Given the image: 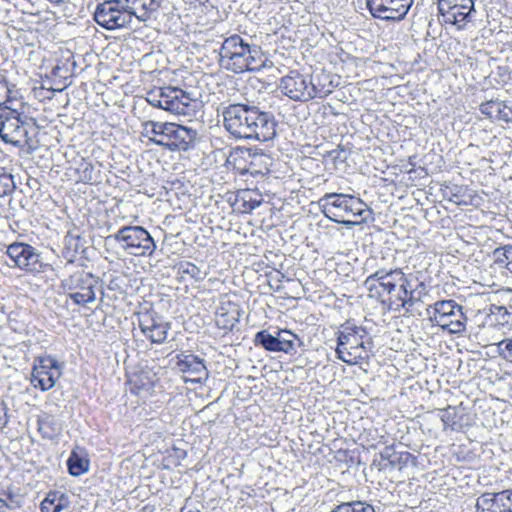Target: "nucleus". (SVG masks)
<instances>
[{"instance_id":"nucleus-48","label":"nucleus","mask_w":512,"mask_h":512,"mask_svg":"<svg viewBox=\"0 0 512 512\" xmlns=\"http://www.w3.org/2000/svg\"><path fill=\"white\" fill-rule=\"evenodd\" d=\"M386 281H393V278L389 277V279H386Z\"/></svg>"},{"instance_id":"nucleus-2","label":"nucleus","mask_w":512,"mask_h":512,"mask_svg":"<svg viewBox=\"0 0 512 512\" xmlns=\"http://www.w3.org/2000/svg\"><path fill=\"white\" fill-rule=\"evenodd\" d=\"M159 6L158 0H106L97 5L94 20L107 30L133 29L135 21L146 22Z\"/></svg>"},{"instance_id":"nucleus-21","label":"nucleus","mask_w":512,"mask_h":512,"mask_svg":"<svg viewBox=\"0 0 512 512\" xmlns=\"http://www.w3.org/2000/svg\"><path fill=\"white\" fill-rule=\"evenodd\" d=\"M380 458V470H392L395 468L401 470L408 465L413 456L409 452H396L392 447H386L380 453Z\"/></svg>"},{"instance_id":"nucleus-43","label":"nucleus","mask_w":512,"mask_h":512,"mask_svg":"<svg viewBox=\"0 0 512 512\" xmlns=\"http://www.w3.org/2000/svg\"><path fill=\"white\" fill-rule=\"evenodd\" d=\"M506 512H512V489L504 490Z\"/></svg>"},{"instance_id":"nucleus-6","label":"nucleus","mask_w":512,"mask_h":512,"mask_svg":"<svg viewBox=\"0 0 512 512\" xmlns=\"http://www.w3.org/2000/svg\"><path fill=\"white\" fill-rule=\"evenodd\" d=\"M324 215L330 219L335 218H356L368 220L372 210L360 198L342 193H327L320 199Z\"/></svg>"},{"instance_id":"nucleus-17","label":"nucleus","mask_w":512,"mask_h":512,"mask_svg":"<svg viewBox=\"0 0 512 512\" xmlns=\"http://www.w3.org/2000/svg\"><path fill=\"white\" fill-rule=\"evenodd\" d=\"M163 147L171 151H188L193 148L197 138V131L186 126L166 122Z\"/></svg>"},{"instance_id":"nucleus-33","label":"nucleus","mask_w":512,"mask_h":512,"mask_svg":"<svg viewBox=\"0 0 512 512\" xmlns=\"http://www.w3.org/2000/svg\"><path fill=\"white\" fill-rule=\"evenodd\" d=\"M372 280H365L364 286L367 288L370 298L376 299L379 301L384 308L387 309L388 299L384 298L385 292L381 290V286L379 284H371Z\"/></svg>"},{"instance_id":"nucleus-23","label":"nucleus","mask_w":512,"mask_h":512,"mask_svg":"<svg viewBox=\"0 0 512 512\" xmlns=\"http://www.w3.org/2000/svg\"><path fill=\"white\" fill-rule=\"evenodd\" d=\"M70 500L67 494L59 491H50L41 502L42 512H62L67 510Z\"/></svg>"},{"instance_id":"nucleus-40","label":"nucleus","mask_w":512,"mask_h":512,"mask_svg":"<svg viewBox=\"0 0 512 512\" xmlns=\"http://www.w3.org/2000/svg\"><path fill=\"white\" fill-rule=\"evenodd\" d=\"M359 220H350L348 217L346 218H335V217H330V220L336 222V223H340V224H343L344 226H346L347 228H352L356 225H360L364 222H366L367 220H362V217H358Z\"/></svg>"},{"instance_id":"nucleus-16","label":"nucleus","mask_w":512,"mask_h":512,"mask_svg":"<svg viewBox=\"0 0 512 512\" xmlns=\"http://www.w3.org/2000/svg\"><path fill=\"white\" fill-rule=\"evenodd\" d=\"M61 374L58 361L51 356H46L39 358L34 364L30 381L34 388L48 391L54 387Z\"/></svg>"},{"instance_id":"nucleus-44","label":"nucleus","mask_w":512,"mask_h":512,"mask_svg":"<svg viewBox=\"0 0 512 512\" xmlns=\"http://www.w3.org/2000/svg\"><path fill=\"white\" fill-rule=\"evenodd\" d=\"M407 295H408V293L403 292L399 288L398 292L396 294L392 293V295L389 298H392L393 301H396V302L400 303V302H403L406 299Z\"/></svg>"},{"instance_id":"nucleus-3","label":"nucleus","mask_w":512,"mask_h":512,"mask_svg":"<svg viewBox=\"0 0 512 512\" xmlns=\"http://www.w3.org/2000/svg\"><path fill=\"white\" fill-rule=\"evenodd\" d=\"M219 56L220 66L235 74L260 71L272 66L259 45L248 42L238 34L224 39Z\"/></svg>"},{"instance_id":"nucleus-34","label":"nucleus","mask_w":512,"mask_h":512,"mask_svg":"<svg viewBox=\"0 0 512 512\" xmlns=\"http://www.w3.org/2000/svg\"><path fill=\"white\" fill-rule=\"evenodd\" d=\"M80 179L85 183H90L96 180L95 167L91 163H82L78 169Z\"/></svg>"},{"instance_id":"nucleus-22","label":"nucleus","mask_w":512,"mask_h":512,"mask_svg":"<svg viewBox=\"0 0 512 512\" xmlns=\"http://www.w3.org/2000/svg\"><path fill=\"white\" fill-rule=\"evenodd\" d=\"M504 492L484 493L476 503L477 512H506Z\"/></svg>"},{"instance_id":"nucleus-13","label":"nucleus","mask_w":512,"mask_h":512,"mask_svg":"<svg viewBox=\"0 0 512 512\" xmlns=\"http://www.w3.org/2000/svg\"><path fill=\"white\" fill-rule=\"evenodd\" d=\"M254 344L269 352L294 355L297 353V348L303 345V341L288 329H277L275 334L267 330L258 331L254 337Z\"/></svg>"},{"instance_id":"nucleus-47","label":"nucleus","mask_w":512,"mask_h":512,"mask_svg":"<svg viewBox=\"0 0 512 512\" xmlns=\"http://www.w3.org/2000/svg\"><path fill=\"white\" fill-rule=\"evenodd\" d=\"M259 205H260V201H257V200L249 201V209H250V210L255 209V208H256V207H258Z\"/></svg>"},{"instance_id":"nucleus-35","label":"nucleus","mask_w":512,"mask_h":512,"mask_svg":"<svg viewBox=\"0 0 512 512\" xmlns=\"http://www.w3.org/2000/svg\"><path fill=\"white\" fill-rule=\"evenodd\" d=\"M413 291H411L410 293H408V295L406 296V299L403 301V302H396V301H393L392 298H388V303H387V310H393V311H400L401 308H404L406 306H413L414 305V295H413Z\"/></svg>"},{"instance_id":"nucleus-29","label":"nucleus","mask_w":512,"mask_h":512,"mask_svg":"<svg viewBox=\"0 0 512 512\" xmlns=\"http://www.w3.org/2000/svg\"><path fill=\"white\" fill-rule=\"evenodd\" d=\"M159 322H165L155 312L146 311L139 314V327L144 335H147L151 330L158 327Z\"/></svg>"},{"instance_id":"nucleus-10","label":"nucleus","mask_w":512,"mask_h":512,"mask_svg":"<svg viewBox=\"0 0 512 512\" xmlns=\"http://www.w3.org/2000/svg\"><path fill=\"white\" fill-rule=\"evenodd\" d=\"M110 238L118 242L128 254L136 257H149L156 249L153 237L142 226H124Z\"/></svg>"},{"instance_id":"nucleus-9","label":"nucleus","mask_w":512,"mask_h":512,"mask_svg":"<svg viewBox=\"0 0 512 512\" xmlns=\"http://www.w3.org/2000/svg\"><path fill=\"white\" fill-rule=\"evenodd\" d=\"M147 101L154 107L177 115H190L196 105L189 93L172 86L149 93Z\"/></svg>"},{"instance_id":"nucleus-12","label":"nucleus","mask_w":512,"mask_h":512,"mask_svg":"<svg viewBox=\"0 0 512 512\" xmlns=\"http://www.w3.org/2000/svg\"><path fill=\"white\" fill-rule=\"evenodd\" d=\"M97 280L83 270H78L61 281V286L68 297L77 305L85 306L96 300Z\"/></svg>"},{"instance_id":"nucleus-36","label":"nucleus","mask_w":512,"mask_h":512,"mask_svg":"<svg viewBox=\"0 0 512 512\" xmlns=\"http://www.w3.org/2000/svg\"><path fill=\"white\" fill-rule=\"evenodd\" d=\"M399 269H394V270H385V269H380V270H377L375 273L371 274L370 276H368L366 278V280H372V283L371 284H378L379 282H382L386 279H389V277H392L394 278V273L395 272H398Z\"/></svg>"},{"instance_id":"nucleus-30","label":"nucleus","mask_w":512,"mask_h":512,"mask_svg":"<svg viewBox=\"0 0 512 512\" xmlns=\"http://www.w3.org/2000/svg\"><path fill=\"white\" fill-rule=\"evenodd\" d=\"M177 271L178 274L181 275V277H184V275H188L196 282L203 281L207 275L206 272H202L197 265L189 261L179 262V264L177 265Z\"/></svg>"},{"instance_id":"nucleus-18","label":"nucleus","mask_w":512,"mask_h":512,"mask_svg":"<svg viewBox=\"0 0 512 512\" xmlns=\"http://www.w3.org/2000/svg\"><path fill=\"white\" fill-rule=\"evenodd\" d=\"M27 134L15 108L0 113V137L4 142L20 147L27 141Z\"/></svg>"},{"instance_id":"nucleus-27","label":"nucleus","mask_w":512,"mask_h":512,"mask_svg":"<svg viewBox=\"0 0 512 512\" xmlns=\"http://www.w3.org/2000/svg\"><path fill=\"white\" fill-rule=\"evenodd\" d=\"M494 262L512 273V244L497 247L493 251Z\"/></svg>"},{"instance_id":"nucleus-14","label":"nucleus","mask_w":512,"mask_h":512,"mask_svg":"<svg viewBox=\"0 0 512 512\" xmlns=\"http://www.w3.org/2000/svg\"><path fill=\"white\" fill-rule=\"evenodd\" d=\"M6 255L10 259L9 266L18 267L26 272L36 273L42 270L40 254L26 243L14 242L7 246Z\"/></svg>"},{"instance_id":"nucleus-11","label":"nucleus","mask_w":512,"mask_h":512,"mask_svg":"<svg viewBox=\"0 0 512 512\" xmlns=\"http://www.w3.org/2000/svg\"><path fill=\"white\" fill-rule=\"evenodd\" d=\"M439 16L445 24L465 30L476 15L474 0H437Z\"/></svg>"},{"instance_id":"nucleus-32","label":"nucleus","mask_w":512,"mask_h":512,"mask_svg":"<svg viewBox=\"0 0 512 512\" xmlns=\"http://www.w3.org/2000/svg\"><path fill=\"white\" fill-rule=\"evenodd\" d=\"M16 189L14 177L10 173L0 174V199L11 196Z\"/></svg>"},{"instance_id":"nucleus-20","label":"nucleus","mask_w":512,"mask_h":512,"mask_svg":"<svg viewBox=\"0 0 512 512\" xmlns=\"http://www.w3.org/2000/svg\"><path fill=\"white\" fill-rule=\"evenodd\" d=\"M480 112L494 121L512 123V104L500 100H489L479 107Z\"/></svg>"},{"instance_id":"nucleus-24","label":"nucleus","mask_w":512,"mask_h":512,"mask_svg":"<svg viewBox=\"0 0 512 512\" xmlns=\"http://www.w3.org/2000/svg\"><path fill=\"white\" fill-rule=\"evenodd\" d=\"M165 124L166 122L146 121L142 124V134L154 144L163 147L164 132L166 131Z\"/></svg>"},{"instance_id":"nucleus-25","label":"nucleus","mask_w":512,"mask_h":512,"mask_svg":"<svg viewBox=\"0 0 512 512\" xmlns=\"http://www.w3.org/2000/svg\"><path fill=\"white\" fill-rule=\"evenodd\" d=\"M90 461L81 453L73 450L67 460L68 472L72 476H80L89 470Z\"/></svg>"},{"instance_id":"nucleus-28","label":"nucleus","mask_w":512,"mask_h":512,"mask_svg":"<svg viewBox=\"0 0 512 512\" xmlns=\"http://www.w3.org/2000/svg\"><path fill=\"white\" fill-rule=\"evenodd\" d=\"M17 91L9 87L8 82L0 78V111L12 110Z\"/></svg>"},{"instance_id":"nucleus-42","label":"nucleus","mask_w":512,"mask_h":512,"mask_svg":"<svg viewBox=\"0 0 512 512\" xmlns=\"http://www.w3.org/2000/svg\"><path fill=\"white\" fill-rule=\"evenodd\" d=\"M381 286V290H383L386 294L392 295V293L396 290L397 280L393 278V281H382L378 283Z\"/></svg>"},{"instance_id":"nucleus-1","label":"nucleus","mask_w":512,"mask_h":512,"mask_svg":"<svg viewBox=\"0 0 512 512\" xmlns=\"http://www.w3.org/2000/svg\"><path fill=\"white\" fill-rule=\"evenodd\" d=\"M225 130L236 139L266 142L276 136L277 121L271 112L248 103H233L221 110Z\"/></svg>"},{"instance_id":"nucleus-7","label":"nucleus","mask_w":512,"mask_h":512,"mask_svg":"<svg viewBox=\"0 0 512 512\" xmlns=\"http://www.w3.org/2000/svg\"><path fill=\"white\" fill-rule=\"evenodd\" d=\"M430 321L451 334H461L466 330L467 317L463 307L456 301L439 300L427 308Z\"/></svg>"},{"instance_id":"nucleus-19","label":"nucleus","mask_w":512,"mask_h":512,"mask_svg":"<svg viewBox=\"0 0 512 512\" xmlns=\"http://www.w3.org/2000/svg\"><path fill=\"white\" fill-rule=\"evenodd\" d=\"M176 368L182 373L195 376L194 382L200 383L208 378V370L204 359L192 353L182 352L176 356Z\"/></svg>"},{"instance_id":"nucleus-38","label":"nucleus","mask_w":512,"mask_h":512,"mask_svg":"<svg viewBox=\"0 0 512 512\" xmlns=\"http://www.w3.org/2000/svg\"><path fill=\"white\" fill-rule=\"evenodd\" d=\"M497 346H498L500 355H502L506 359H508V358L512 359V337L503 339L502 341H500L497 344Z\"/></svg>"},{"instance_id":"nucleus-4","label":"nucleus","mask_w":512,"mask_h":512,"mask_svg":"<svg viewBox=\"0 0 512 512\" xmlns=\"http://www.w3.org/2000/svg\"><path fill=\"white\" fill-rule=\"evenodd\" d=\"M336 85L332 76L324 71L309 74L291 70L281 78L279 89L293 101L308 102L316 98L327 97Z\"/></svg>"},{"instance_id":"nucleus-39","label":"nucleus","mask_w":512,"mask_h":512,"mask_svg":"<svg viewBox=\"0 0 512 512\" xmlns=\"http://www.w3.org/2000/svg\"><path fill=\"white\" fill-rule=\"evenodd\" d=\"M6 498L0 497V512H4L6 509L12 510L17 507L14 504V497L11 493L5 494Z\"/></svg>"},{"instance_id":"nucleus-5","label":"nucleus","mask_w":512,"mask_h":512,"mask_svg":"<svg viewBox=\"0 0 512 512\" xmlns=\"http://www.w3.org/2000/svg\"><path fill=\"white\" fill-rule=\"evenodd\" d=\"M367 334L366 328L356 325L352 320L341 324L336 333L338 359L349 365H355L368 359V350L373 343L371 340H364Z\"/></svg>"},{"instance_id":"nucleus-8","label":"nucleus","mask_w":512,"mask_h":512,"mask_svg":"<svg viewBox=\"0 0 512 512\" xmlns=\"http://www.w3.org/2000/svg\"><path fill=\"white\" fill-rule=\"evenodd\" d=\"M228 162L240 175L265 176L270 171L272 159L261 149L236 147L230 152Z\"/></svg>"},{"instance_id":"nucleus-41","label":"nucleus","mask_w":512,"mask_h":512,"mask_svg":"<svg viewBox=\"0 0 512 512\" xmlns=\"http://www.w3.org/2000/svg\"><path fill=\"white\" fill-rule=\"evenodd\" d=\"M8 406L3 399L0 398V428H4L8 424Z\"/></svg>"},{"instance_id":"nucleus-46","label":"nucleus","mask_w":512,"mask_h":512,"mask_svg":"<svg viewBox=\"0 0 512 512\" xmlns=\"http://www.w3.org/2000/svg\"><path fill=\"white\" fill-rule=\"evenodd\" d=\"M497 310H498V313L502 315V317L504 318L506 315L508 316L509 313L507 311V309L503 306H500V307H497Z\"/></svg>"},{"instance_id":"nucleus-45","label":"nucleus","mask_w":512,"mask_h":512,"mask_svg":"<svg viewBox=\"0 0 512 512\" xmlns=\"http://www.w3.org/2000/svg\"><path fill=\"white\" fill-rule=\"evenodd\" d=\"M190 499H186L184 506L181 508L180 512H201L198 508L193 507L189 503Z\"/></svg>"},{"instance_id":"nucleus-15","label":"nucleus","mask_w":512,"mask_h":512,"mask_svg":"<svg viewBox=\"0 0 512 512\" xmlns=\"http://www.w3.org/2000/svg\"><path fill=\"white\" fill-rule=\"evenodd\" d=\"M414 0H367V8L374 18L384 21L403 20L412 7Z\"/></svg>"},{"instance_id":"nucleus-37","label":"nucleus","mask_w":512,"mask_h":512,"mask_svg":"<svg viewBox=\"0 0 512 512\" xmlns=\"http://www.w3.org/2000/svg\"><path fill=\"white\" fill-rule=\"evenodd\" d=\"M393 275L395 280H397V286H399L400 290L406 293L413 291L411 282L407 279L401 269H399L398 272H395Z\"/></svg>"},{"instance_id":"nucleus-31","label":"nucleus","mask_w":512,"mask_h":512,"mask_svg":"<svg viewBox=\"0 0 512 512\" xmlns=\"http://www.w3.org/2000/svg\"><path fill=\"white\" fill-rule=\"evenodd\" d=\"M170 328L171 325L169 322H159L158 327L154 330L152 329L145 337L152 343L162 344L166 341Z\"/></svg>"},{"instance_id":"nucleus-26","label":"nucleus","mask_w":512,"mask_h":512,"mask_svg":"<svg viewBox=\"0 0 512 512\" xmlns=\"http://www.w3.org/2000/svg\"><path fill=\"white\" fill-rule=\"evenodd\" d=\"M439 416L445 429L450 428L453 431L461 430L462 416L459 415L456 407L448 406L447 408L441 409Z\"/></svg>"}]
</instances>
